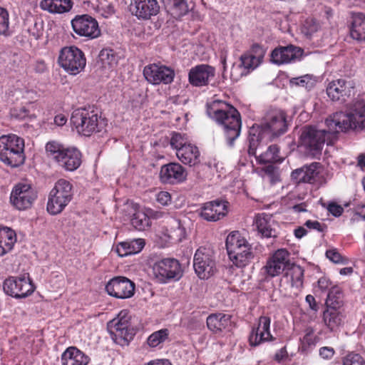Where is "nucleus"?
Returning a JSON list of instances; mask_svg holds the SVG:
<instances>
[{
  "mask_svg": "<svg viewBox=\"0 0 365 365\" xmlns=\"http://www.w3.org/2000/svg\"><path fill=\"white\" fill-rule=\"evenodd\" d=\"M327 130L305 127L300 137V144L306 153L315 157L321 153L324 144H331L336 133L349 129L365 128V103L359 101L353 113L336 112L326 119Z\"/></svg>",
  "mask_w": 365,
  "mask_h": 365,
  "instance_id": "obj_1",
  "label": "nucleus"
},
{
  "mask_svg": "<svg viewBox=\"0 0 365 365\" xmlns=\"http://www.w3.org/2000/svg\"><path fill=\"white\" fill-rule=\"evenodd\" d=\"M286 116L280 110H272L264 118L261 125H253L249 130V148L250 155H255L260 142L271 141L287 131Z\"/></svg>",
  "mask_w": 365,
  "mask_h": 365,
  "instance_id": "obj_2",
  "label": "nucleus"
},
{
  "mask_svg": "<svg viewBox=\"0 0 365 365\" xmlns=\"http://www.w3.org/2000/svg\"><path fill=\"white\" fill-rule=\"evenodd\" d=\"M207 113L222 126L227 143L232 145L241 130L242 122L237 110L222 101H213L207 103Z\"/></svg>",
  "mask_w": 365,
  "mask_h": 365,
  "instance_id": "obj_3",
  "label": "nucleus"
},
{
  "mask_svg": "<svg viewBox=\"0 0 365 365\" xmlns=\"http://www.w3.org/2000/svg\"><path fill=\"white\" fill-rule=\"evenodd\" d=\"M47 155L60 167L68 171H74L81 164V153L74 147L66 148L55 142H48L46 145Z\"/></svg>",
  "mask_w": 365,
  "mask_h": 365,
  "instance_id": "obj_4",
  "label": "nucleus"
},
{
  "mask_svg": "<svg viewBox=\"0 0 365 365\" xmlns=\"http://www.w3.org/2000/svg\"><path fill=\"white\" fill-rule=\"evenodd\" d=\"M71 123L78 134L84 136L99 132L103 126L97 111L91 108L75 109L71 116Z\"/></svg>",
  "mask_w": 365,
  "mask_h": 365,
  "instance_id": "obj_5",
  "label": "nucleus"
},
{
  "mask_svg": "<svg viewBox=\"0 0 365 365\" xmlns=\"http://www.w3.org/2000/svg\"><path fill=\"white\" fill-rule=\"evenodd\" d=\"M24 140L14 134L0 137V160L11 166L18 167L25 160Z\"/></svg>",
  "mask_w": 365,
  "mask_h": 365,
  "instance_id": "obj_6",
  "label": "nucleus"
},
{
  "mask_svg": "<svg viewBox=\"0 0 365 365\" xmlns=\"http://www.w3.org/2000/svg\"><path fill=\"white\" fill-rule=\"evenodd\" d=\"M58 63L66 73L76 76L84 70L86 58L83 51L77 46H65L59 51Z\"/></svg>",
  "mask_w": 365,
  "mask_h": 365,
  "instance_id": "obj_7",
  "label": "nucleus"
},
{
  "mask_svg": "<svg viewBox=\"0 0 365 365\" xmlns=\"http://www.w3.org/2000/svg\"><path fill=\"white\" fill-rule=\"evenodd\" d=\"M73 197L72 185L65 180H58L51 190L47 202V211L52 215L61 213Z\"/></svg>",
  "mask_w": 365,
  "mask_h": 365,
  "instance_id": "obj_8",
  "label": "nucleus"
},
{
  "mask_svg": "<svg viewBox=\"0 0 365 365\" xmlns=\"http://www.w3.org/2000/svg\"><path fill=\"white\" fill-rule=\"evenodd\" d=\"M264 50L258 44H255L251 49L240 57V64L233 65L231 69V78L237 80L240 76L247 75L257 68L264 56Z\"/></svg>",
  "mask_w": 365,
  "mask_h": 365,
  "instance_id": "obj_9",
  "label": "nucleus"
},
{
  "mask_svg": "<svg viewBox=\"0 0 365 365\" xmlns=\"http://www.w3.org/2000/svg\"><path fill=\"white\" fill-rule=\"evenodd\" d=\"M153 273L158 282L167 283L170 280H179L182 276V269L178 260L166 258L153 264Z\"/></svg>",
  "mask_w": 365,
  "mask_h": 365,
  "instance_id": "obj_10",
  "label": "nucleus"
},
{
  "mask_svg": "<svg viewBox=\"0 0 365 365\" xmlns=\"http://www.w3.org/2000/svg\"><path fill=\"white\" fill-rule=\"evenodd\" d=\"M193 267L200 279H208L216 272L214 252L207 247L198 248L195 254Z\"/></svg>",
  "mask_w": 365,
  "mask_h": 365,
  "instance_id": "obj_11",
  "label": "nucleus"
},
{
  "mask_svg": "<svg viewBox=\"0 0 365 365\" xmlns=\"http://www.w3.org/2000/svg\"><path fill=\"white\" fill-rule=\"evenodd\" d=\"M74 33L87 40H93L101 35L97 20L88 14L76 15L71 21Z\"/></svg>",
  "mask_w": 365,
  "mask_h": 365,
  "instance_id": "obj_12",
  "label": "nucleus"
},
{
  "mask_svg": "<svg viewBox=\"0 0 365 365\" xmlns=\"http://www.w3.org/2000/svg\"><path fill=\"white\" fill-rule=\"evenodd\" d=\"M37 198V192L31 185L27 182H19L11 192L10 202L19 210H25L31 207Z\"/></svg>",
  "mask_w": 365,
  "mask_h": 365,
  "instance_id": "obj_13",
  "label": "nucleus"
},
{
  "mask_svg": "<svg viewBox=\"0 0 365 365\" xmlns=\"http://www.w3.org/2000/svg\"><path fill=\"white\" fill-rule=\"evenodd\" d=\"M289 265V252L286 249H279L267 259L262 272L266 278H273L281 274Z\"/></svg>",
  "mask_w": 365,
  "mask_h": 365,
  "instance_id": "obj_14",
  "label": "nucleus"
},
{
  "mask_svg": "<svg viewBox=\"0 0 365 365\" xmlns=\"http://www.w3.org/2000/svg\"><path fill=\"white\" fill-rule=\"evenodd\" d=\"M143 76L153 85L170 84L173 81L175 71L160 63H150L144 67Z\"/></svg>",
  "mask_w": 365,
  "mask_h": 365,
  "instance_id": "obj_15",
  "label": "nucleus"
},
{
  "mask_svg": "<svg viewBox=\"0 0 365 365\" xmlns=\"http://www.w3.org/2000/svg\"><path fill=\"white\" fill-rule=\"evenodd\" d=\"M34 286L29 276L9 277L4 282V290L8 295L15 298H25L34 291Z\"/></svg>",
  "mask_w": 365,
  "mask_h": 365,
  "instance_id": "obj_16",
  "label": "nucleus"
},
{
  "mask_svg": "<svg viewBox=\"0 0 365 365\" xmlns=\"http://www.w3.org/2000/svg\"><path fill=\"white\" fill-rule=\"evenodd\" d=\"M135 283L123 276L113 277L106 285L107 293L117 299L131 298L135 294Z\"/></svg>",
  "mask_w": 365,
  "mask_h": 365,
  "instance_id": "obj_17",
  "label": "nucleus"
},
{
  "mask_svg": "<svg viewBox=\"0 0 365 365\" xmlns=\"http://www.w3.org/2000/svg\"><path fill=\"white\" fill-rule=\"evenodd\" d=\"M354 82L351 79L339 78L330 81L326 88L328 97L332 101H344L354 94Z\"/></svg>",
  "mask_w": 365,
  "mask_h": 365,
  "instance_id": "obj_18",
  "label": "nucleus"
},
{
  "mask_svg": "<svg viewBox=\"0 0 365 365\" xmlns=\"http://www.w3.org/2000/svg\"><path fill=\"white\" fill-rule=\"evenodd\" d=\"M129 10L139 20H149L160 12L157 0H130Z\"/></svg>",
  "mask_w": 365,
  "mask_h": 365,
  "instance_id": "obj_19",
  "label": "nucleus"
},
{
  "mask_svg": "<svg viewBox=\"0 0 365 365\" xmlns=\"http://www.w3.org/2000/svg\"><path fill=\"white\" fill-rule=\"evenodd\" d=\"M302 53L301 48L293 45L279 46L272 51L270 61L278 66L291 63L299 60Z\"/></svg>",
  "mask_w": 365,
  "mask_h": 365,
  "instance_id": "obj_20",
  "label": "nucleus"
},
{
  "mask_svg": "<svg viewBox=\"0 0 365 365\" xmlns=\"http://www.w3.org/2000/svg\"><path fill=\"white\" fill-rule=\"evenodd\" d=\"M186 170L178 163H170L161 167L160 180L164 184L175 185L186 180Z\"/></svg>",
  "mask_w": 365,
  "mask_h": 365,
  "instance_id": "obj_21",
  "label": "nucleus"
},
{
  "mask_svg": "<svg viewBox=\"0 0 365 365\" xmlns=\"http://www.w3.org/2000/svg\"><path fill=\"white\" fill-rule=\"evenodd\" d=\"M271 319L266 316L260 317L256 327H252L249 336L251 346H256L262 343L273 340L270 333Z\"/></svg>",
  "mask_w": 365,
  "mask_h": 365,
  "instance_id": "obj_22",
  "label": "nucleus"
},
{
  "mask_svg": "<svg viewBox=\"0 0 365 365\" xmlns=\"http://www.w3.org/2000/svg\"><path fill=\"white\" fill-rule=\"evenodd\" d=\"M227 212V202L222 200H214L205 203L200 215L209 222H216L225 217Z\"/></svg>",
  "mask_w": 365,
  "mask_h": 365,
  "instance_id": "obj_23",
  "label": "nucleus"
},
{
  "mask_svg": "<svg viewBox=\"0 0 365 365\" xmlns=\"http://www.w3.org/2000/svg\"><path fill=\"white\" fill-rule=\"evenodd\" d=\"M215 70L213 67L201 64L192 68L189 72L190 83L195 86H203L209 83L214 78Z\"/></svg>",
  "mask_w": 365,
  "mask_h": 365,
  "instance_id": "obj_24",
  "label": "nucleus"
},
{
  "mask_svg": "<svg viewBox=\"0 0 365 365\" xmlns=\"http://www.w3.org/2000/svg\"><path fill=\"white\" fill-rule=\"evenodd\" d=\"M254 225L262 237L271 238L276 237L277 235V225L272 220L271 215L266 213L257 214L255 217Z\"/></svg>",
  "mask_w": 365,
  "mask_h": 365,
  "instance_id": "obj_25",
  "label": "nucleus"
},
{
  "mask_svg": "<svg viewBox=\"0 0 365 365\" xmlns=\"http://www.w3.org/2000/svg\"><path fill=\"white\" fill-rule=\"evenodd\" d=\"M90 358L75 346L68 347L61 356V365H88Z\"/></svg>",
  "mask_w": 365,
  "mask_h": 365,
  "instance_id": "obj_26",
  "label": "nucleus"
},
{
  "mask_svg": "<svg viewBox=\"0 0 365 365\" xmlns=\"http://www.w3.org/2000/svg\"><path fill=\"white\" fill-rule=\"evenodd\" d=\"M9 96L14 101H20L21 103H31L36 99L37 95L33 89L29 88L24 83L17 81L10 91Z\"/></svg>",
  "mask_w": 365,
  "mask_h": 365,
  "instance_id": "obj_27",
  "label": "nucleus"
},
{
  "mask_svg": "<svg viewBox=\"0 0 365 365\" xmlns=\"http://www.w3.org/2000/svg\"><path fill=\"white\" fill-rule=\"evenodd\" d=\"M130 317L127 309L121 310L117 317L108 322V329L112 333L125 336L130 327Z\"/></svg>",
  "mask_w": 365,
  "mask_h": 365,
  "instance_id": "obj_28",
  "label": "nucleus"
},
{
  "mask_svg": "<svg viewBox=\"0 0 365 365\" xmlns=\"http://www.w3.org/2000/svg\"><path fill=\"white\" fill-rule=\"evenodd\" d=\"M163 235L170 242L178 243L186 237V230L179 220L172 218Z\"/></svg>",
  "mask_w": 365,
  "mask_h": 365,
  "instance_id": "obj_29",
  "label": "nucleus"
},
{
  "mask_svg": "<svg viewBox=\"0 0 365 365\" xmlns=\"http://www.w3.org/2000/svg\"><path fill=\"white\" fill-rule=\"evenodd\" d=\"M230 261L237 267H245L253 257L250 244L237 247L233 251H227Z\"/></svg>",
  "mask_w": 365,
  "mask_h": 365,
  "instance_id": "obj_30",
  "label": "nucleus"
},
{
  "mask_svg": "<svg viewBox=\"0 0 365 365\" xmlns=\"http://www.w3.org/2000/svg\"><path fill=\"white\" fill-rule=\"evenodd\" d=\"M230 261L237 267H245L253 257L250 244L237 247L233 251H227Z\"/></svg>",
  "mask_w": 365,
  "mask_h": 365,
  "instance_id": "obj_31",
  "label": "nucleus"
},
{
  "mask_svg": "<svg viewBox=\"0 0 365 365\" xmlns=\"http://www.w3.org/2000/svg\"><path fill=\"white\" fill-rule=\"evenodd\" d=\"M231 324V316L223 313L210 314L207 318V328L213 333L218 334L227 329Z\"/></svg>",
  "mask_w": 365,
  "mask_h": 365,
  "instance_id": "obj_32",
  "label": "nucleus"
},
{
  "mask_svg": "<svg viewBox=\"0 0 365 365\" xmlns=\"http://www.w3.org/2000/svg\"><path fill=\"white\" fill-rule=\"evenodd\" d=\"M344 314L341 308L329 307L323 314L325 325L331 330H336L344 323Z\"/></svg>",
  "mask_w": 365,
  "mask_h": 365,
  "instance_id": "obj_33",
  "label": "nucleus"
},
{
  "mask_svg": "<svg viewBox=\"0 0 365 365\" xmlns=\"http://www.w3.org/2000/svg\"><path fill=\"white\" fill-rule=\"evenodd\" d=\"M145 246V241L141 238L134 239L118 243L115 251L118 256L123 257L139 253Z\"/></svg>",
  "mask_w": 365,
  "mask_h": 365,
  "instance_id": "obj_34",
  "label": "nucleus"
},
{
  "mask_svg": "<svg viewBox=\"0 0 365 365\" xmlns=\"http://www.w3.org/2000/svg\"><path fill=\"white\" fill-rule=\"evenodd\" d=\"M16 241L17 237L14 230L0 225V257L10 252Z\"/></svg>",
  "mask_w": 365,
  "mask_h": 365,
  "instance_id": "obj_35",
  "label": "nucleus"
},
{
  "mask_svg": "<svg viewBox=\"0 0 365 365\" xmlns=\"http://www.w3.org/2000/svg\"><path fill=\"white\" fill-rule=\"evenodd\" d=\"M40 7L51 14H63L72 9L73 3L71 0H42Z\"/></svg>",
  "mask_w": 365,
  "mask_h": 365,
  "instance_id": "obj_36",
  "label": "nucleus"
},
{
  "mask_svg": "<svg viewBox=\"0 0 365 365\" xmlns=\"http://www.w3.org/2000/svg\"><path fill=\"white\" fill-rule=\"evenodd\" d=\"M176 155L179 160L185 165L192 166L199 163L200 152L195 145L189 143L179 150Z\"/></svg>",
  "mask_w": 365,
  "mask_h": 365,
  "instance_id": "obj_37",
  "label": "nucleus"
},
{
  "mask_svg": "<svg viewBox=\"0 0 365 365\" xmlns=\"http://www.w3.org/2000/svg\"><path fill=\"white\" fill-rule=\"evenodd\" d=\"M350 36L358 41H365V14L361 13L353 14Z\"/></svg>",
  "mask_w": 365,
  "mask_h": 365,
  "instance_id": "obj_38",
  "label": "nucleus"
},
{
  "mask_svg": "<svg viewBox=\"0 0 365 365\" xmlns=\"http://www.w3.org/2000/svg\"><path fill=\"white\" fill-rule=\"evenodd\" d=\"M134 210L135 212L131 219L132 225L138 230H145L150 225L146 208H140L135 205Z\"/></svg>",
  "mask_w": 365,
  "mask_h": 365,
  "instance_id": "obj_39",
  "label": "nucleus"
},
{
  "mask_svg": "<svg viewBox=\"0 0 365 365\" xmlns=\"http://www.w3.org/2000/svg\"><path fill=\"white\" fill-rule=\"evenodd\" d=\"M286 277L289 279L292 287L301 288L304 281V269L299 265L290 264L287 269Z\"/></svg>",
  "mask_w": 365,
  "mask_h": 365,
  "instance_id": "obj_40",
  "label": "nucleus"
},
{
  "mask_svg": "<svg viewBox=\"0 0 365 365\" xmlns=\"http://www.w3.org/2000/svg\"><path fill=\"white\" fill-rule=\"evenodd\" d=\"M165 8L175 17H180L188 11V6L185 0H162Z\"/></svg>",
  "mask_w": 365,
  "mask_h": 365,
  "instance_id": "obj_41",
  "label": "nucleus"
},
{
  "mask_svg": "<svg viewBox=\"0 0 365 365\" xmlns=\"http://www.w3.org/2000/svg\"><path fill=\"white\" fill-rule=\"evenodd\" d=\"M279 148L276 145H272L268 147L267 150L261 153L258 157L260 163L266 164L271 163H282L283 158L279 155Z\"/></svg>",
  "mask_w": 365,
  "mask_h": 365,
  "instance_id": "obj_42",
  "label": "nucleus"
},
{
  "mask_svg": "<svg viewBox=\"0 0 365 365\" xmlns=\"http://www.w3.org/2000/svg\"><path fill=\"white\" fill-rule=\"evenodd\" d=\"M99 60L105 68L113 69L118 64V56L113 49H102L99 54Z\"/></svg>",
  "mask_w": 365,
  "mask_h": 365,
  "instance_id": "obj_43",
  "label": "nucleus"
},
{
  "mask_svg": "<svg viewBox=\"0 0 365 365\" xmlns=\"http://www.w3.org/2000/svg\"><path fill=\"white\" fill-rule=\"evenodd\" d=\"M248 244L247 240L238 231H233L230 232L226 238V249L227 251H233L237 247Z\"/></svg>",
  "mask_w": 365,
  "mask_h": 365,
  "instance_id": "obj_44",
  "label": "nucleus"
},
{
  "mask_svg": "<svg viewBox=\"0 0 365 365\" xmlns=\"http://www.w3.org/2000/svg\"><path fill=\"white\" fill-rule=\"evenodd\" d=\"M170 335V331L168 329H162L152 333L147 339V344L152 348L162 346V344L166 341Z\"/></svg>",
  "mask_w": 365,
  "mask_h": 365,
  "instance_id": "obj_45",
  "label": "nucleus"
},
{
  "mask_svg": "<svg viewBox=\"0 0 365 365\" xmlns=\"http://www.w3.org/2000/svg\"><path fill=\"white\" fill-rule=\"evenodd\" d=\"M317 78L312 75L306 74L299 77L292 78L289 79L291 86H299L310 90L315 86Z\"/></svg>",
  "mask_w": 365,
  "mask_h": 365,
  "instance_id": "obj_46",
  "label": "nucleus"
},
{
  "mask_svg": "<svg viewBox=\"0 0 365 365\" xmlns=\"http://www.w3.org/2000/svg\"><path fill=\"white\" fill-rule=\"evenodd\" d=\"M327 308H341L342 306V293L339 287H331L326 300Z\"/></svg>",
  "mask_w": 365,
  "mask_h": 365,
  "instance_id": "obj_47",
  "label": "nucleus"
},
{
  "mask_svg": "<svg viewBox=\"0 0 365 365\" xmlns=\"http://www.w3.org/2000/svg\"><path fill=\"white\" fill-rule=\"evenodd\" d=\"M10 34L9 12L6 9L0 7V36L7 37Z\"/></svg>",
  "mask_w": 365,
  "mask_h": 365,
  "instance_id": "obj_48",
  "label": "nucleus"
},
{
  "mask_svg": "<svg viewBox=\"0 0 365 365\" xmlns=\"http://www.w3.org/2000/svg\"><path fill=\"white\" fill-rule=\"evenodd\" d=\"M190 143L187 137L185 134L179 133H173L170 139L171 147L176 150V153L179 150L183 148L184 146Z\"/></svg>",
  "mask_w": 365,
  "mask_h": 365,
  "instance_id": "obj_49",
  "label": "nucleus"
},
{
  "mask_svg": "<svg viewBox=\"0 0 365 365\" xmlns=\"http://www.w3.org/2000/svg\"><path fill=\"white\" fill-rule=\"evenodd\" d=\"M318 167V163H312L309 166H306L304 168L305 181L308 183H313L316 180V178L319 174V172L317 170Z\"/></svg>",
  "mask_w": 365,
  "mask_h": 365,
  "instance_id": "obj_50",
  "label": "nucleus"
},
{
  "mask_svg": "<svg viewBox=\"0 0 365 365\" xmlns=\"http://www.w3.org/2000/svg\"><path fill=\"white\" fill-rule=\"evenodd\" d=\"M364 359L359 355L354 352L348 354L343 359V365H361Z\"/></svg>",
  "mask_w": 365,
  "mask_h": 365,
  "instance_id": "obj_51",
  "label": "nucleus"
},
{
  "mask_svg": "<svg viewBox=\"0 0 365 365\" xmlns=\"http://www.w3.org/2000/svg\"><path fill=\"white\" fill-rule=\"evenodd\" d=\"M97 12L105 18H108L113 15L115 12L114 8L110 4H103L101 2L96 9Z\"/></svg>",
  "mask_w": 365,
  "mask_h": 365,
  "instance_id": "obj_52",
  "label": "nucleus"
},
{
  "mask_svg": "<svg viewBox=\"0 0 365 365\" xmlns=\"http://www.w3.org/2000/svg\"><path fill=\"white\" fill-rule=\"evenodd\" d=\"M319 24L313 19H307L304 24V32L307 36H311L319 29Z\"/></svg>",
  "mask_w": 365,
  "mask_h": 365,
  "instance_id": "obj_53",
  "label": "nucleus"
},
{
  "mask_svg": "<svg viewBox=\"0 0 365 365\" xmlns=\"http://www.w3.org/2000/svg\"><path fill=\"white\" fill-rule=\"evenodd\" d=\"M171 195L168 192L160 191L156 195L157 202L163 206H167L171 202Z\"/></svg>",
  "mask_w": 365,
  "mask_h": 365,
  "instance_id": "obj_54",
  "label": "nucleus"
},
{
  "mask_svg": "<svg viewBox=\"0 0 365 365\" xmlns=\"http://www.w3.org/2000/svg\"><path fill=\"white\" fill-rule=\"evenodd\" d=\"M327 208L335 217L340 216L344 212V208L334 202L328 203Z\"/></svg>",
  "mask_w": 365,
  "mask_h": 365,
  "instance_id": "obj_55",
  "label": "nucleus"
},
{
  "mask_svg": "<svg viewBox=\"0 0 365 365\" xmlns=\"http://www.w3.org/2000/svg\"><path fill=\"white\" fill-rule=\"evenodd\" d=\"M327 257L334 263H341L342 257L336 250H329L326 252Z\"/></svg>",
  "mask_w": 365,
  "mask_h": 365,
  "instance_id": "obj_56",
  "label": "nucleus"
},
{
  "mask_svg": "<svg viewBox=\"0 0 365 365\" xmlns=\"http://www.w3.org/2000/svg\"><path fill=\"white\" fill-rule=\"evenodd\" d=\"M304 225L309 230H315L319 232H323L325 227L324 225H322L319 222L316 220H307Z\"/></svg>",
  "mask_w": 365,
  "mask_h": 365,
  "instance_id": "obj_57",
  "label": "nucleus"
},
{
  "mask_svg": "<svg viewBox=\"0 0 365 365\" xmlns=\"http://www.w3.org/2000/svg\"><path fill=\"white\" fill-rule=\"evenodd\" d=\"M334 354V350L331 347L324 346L319 349V355L324 359H330Z\"/></svg>",
  "mask_w": 365,
  "mask_h": 365,
  "instance_id": "obj_58",
  "label": "nucleus"
},
{
  "mask_svg": "<svg viewBox=\"0 0 365 365\" xmlns=\"http://www.w3.org/2000/svg\"><path fill=\"white\" fill-rule=\"evenodd\" d=\"M304 168L297 169L292 173V178L297 182H306Z\"/></svg>",
  "mask_w": 365,
  "mask_h": 365,
  "instance_id": "obj_59",
  "label": "nucleus"
},
{
  "mask_svg": "<svg viewBox=\"0 0 365 365\" xmlns=\"http://www.w3.org/2000/svg\"><path fill=\"white\" fill-rule=\"evenodd\" d=\"M29 115V111L24 106L19 108V110L15 108L12 110V115L19 119H24Z\"/></svg>",
  "mask_w": 365,
  "mask_h": 365,
  "instance_id": "obj_60",
  "label": "nucleus"
},
{
  "mask_svg": "<svg viewBox=\"0 0 365 365\" xmlns=\"http://www.w3.org/2000/svg\"><path fill=\"white\" fill-rule=\"evenodd\" d=\"M146 210H147V212H148V215L149 217V220L150 218L155 219V220L160 219V218L163 217L164 215H166V213L164 212L154 210L151 208H146Z\"/></svg>",
  "mask_w": 365,
  "mask_h": 365,
  "instance_id": "obj_61",
  "label": "nucleus"
},
{
  "mask_svg": "<svg viewBox=\"0 0 365 365\" xmlns=\"http://www.w3.org/2000/svg\"><path fill=\"white\" fill-rule=\"evenodd\" d=\"M317 283L319 288L323 292L327 290L331 284L329 279L325 277L319 278Z\"/></svg>",
  "mask_w": 365,
  "mask_h": 365,
  "instance_id": "obj_62",
  "label": "nucleus"
},
{
  "mask_svg": "<svg viewBox=\"0 0 365 365\" xmlns=\"http://www.w3.org/2000/svg\"><path fill=\"white\" fill-rule=\"evenodd\" d=\"M66 122L67 118L64 114H58L54 118V123L58 126H63Z\"/></svg>",
  "mask_w": 365,
  "mask_h": 365,
  "instance_id": "obj_63",
  "label": "nucleus"
},
{
  "mask_svg": "<svg viewBox=\"0 0 365 365\" xmlns=\"http://www.w3.org/2000/svg\"><path fill=\"white\" fill-rule=\"evenodd\" d=\"M306 302L309 304V307L314 311H317L318 309V305L316 302L315 298L311 295L308 294L306 297Z\"/></svg>",
  "mask_w": 365,
  "mask_h": 365,
  "instance_id": "obj_64",
  "label": "nucleus"
}]
</instances>
